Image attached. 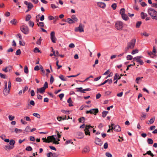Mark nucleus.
Instances as JSON below:
<instances>
[{"label": "nucleus", "mask_w": 157, "mask_h": 157, "mask_svg": "<svg viewBox=\"0 0 157 157\" xmlns=\"http://www.w3.org/2000/svg\"><path fill=\"white\" fill-rule=\"evenodd\" d=\"M98 113V109L97 108L96 109H92L90 110L86 111V113L88 114L90 113L91 114H94L95 115H96L97 113Z\"/></svg>", "instance_id": "obj_8"}, {"label": "nucleus", "mask_w": 157, "mask_h": 157, "mask_svg": "<svg viewBox=\"0 0 157 157\" xmlns=\"http://www.w3.org/2000/svg\"><path fill=\"white\" fill-rule=\"evenodd\" d=\"M71 18L73 21H77L78 20V18L75 15H72L71 17Z\"/></svg>", "instance_id": "obj_38"}, {"label": "nucleus", "mask_w": 157, "mask_h": 157, "mask_svg": "<svg viewBox=\"0 0 157 157\" xmlns=\"http://www.w3.org/2000/svg\"><path fill=\"white\" fill-rule=\"evenodd\" d=\"M12 70V67L11 66H9L8 67H6L5 68L2 69L3 71H5V72H10Z\"/></svg>", "instance_id": "obj_14"}, {"label": "nucleus", "mask_w": 157, "mask_h": 157, "mask_svg": "<svg viewBox=\"0 0 157 157\" xmlns=\"http://www.w3.org/2000/svg\"><path fill=\"white\" fill-rule=\"evenodd\" d=\"M50 38L53 43H56V39L55 36V33L54 31H52L51 33Z\"/></svg>", "instance_id": "obj_9"}, {"label": "nucleus", "mask_w": 157, "mask_h": 157, "mask_svg": "<svg viewBox=\"0 0 157 157\" xmlns=\"http://www.w3.org/2000/svg\"><path fill=\"white\" fill-rule=\"evenodd\" d=\"M5 88L3 90V94L5 96L7 95L10 91V88L11 87V83L10 81L8 82V89L7 87V82L6 81L5 82Z\"/></svg>", "instance_id": "obj_3"}, {"label": "nucleus", "mask_w": 157, "mask_h": 157, "mask_svg": "<svg viewBox=\"0 0 157 157\" xmlns=\"http://www.w3.org/2000/svg\"><path fill=\"white\" fill-rule=\"evenodd\" d=\"M59 62V61L57 60L56 62V65L58 67L57 69H59L62 67L61 65H59L58 64Z\"/></svg>", "instance_id": "obj_59"}, {"label": "nucleus", "mask_w": 157, "mask_h": 157, "mask_svg": "<svg viewBox=\"0 0 157 157\" xmlns=\"http://www.w3.org/2000/svg\"><path fill=\"white\" fill-rule=\"evenodd\" d=\"M147 142L149 144H152L153 141L152 140L151 138H148L147 140Z\"/></svg>", "instance_id": "obj_33"}, {"label": "nucleus", "mask_w": 157, "mask_h": 157, "mask_svg": "<svg viewBox=\"0 0 157 157\" xmlns=\"http://www.w3.org/2000/svg\"><path fill=\"white\" fill-rule=\"evenodd\" d=\"M132 56L131 55H128L127 56L126 58L127 60H131L132 59Z\"/></svg>", "instance_id": "obj_41"}, {"label": "nucleus", "mask_w": 157, "mask_h": 157, "mask_svg": "<svg viewBox=\"0 0 157 157\" xmlns=\"http://www.w3.org/2000/svg\"><path fill=\"white\" fill-rule=\"evenodd\" d=\"M115 27L118 30H122L123 27V23L121 21H117L115 24Z\"/></svg>", "instance_id": "obj_5"}, {"label": "nucleus", "mask_w": 157, "mask_h": 157, "mask_svg": "<svg viewBox=\"0 0 157 157\" xmlns=\"http://www.w3.org/2000/svg\"><path fill=\"white\" fill-rule=\"evenodd\" d=\"M136 42V40L133 39L128 43L126 47L124 49V51L125 53H126L129 49H132L134 48Z\"/></svg>", "instance_id": "obj_1"}, {"label": "nucleus", "mask_w": 157, "mask_h": 157, "mask_svg": "<svg viewBox=\"0 0 157 157\" xmlns=\"http://www.w3.org/2000/svg\"><path fill=\"white\" fill-rule=\"evenodd\" d=\"M64 94L63 93L61 94H59V97L61 100L64 97Z\"/></svg>", "instance_id": "obj_64"}, {"label": "nucleus", "mask_w": 157, "mask_h": 157, "mask_svg": "<svg viewBox=\"0 0 157 157\" xmlns=\"http://www.w3.org/2000/svg\"><path fill=\"white\" fill-rule=\"evenodd\" d=\"M36 51L37 52H41L39 50V48H37L36 47L34 48V52H36Z\"/></svg>", "instance_id": "obj_58"}, {"label": "nucleus", "mask_w": 157, "mask_h": 157, "mask_svg": "<svg viewBox=\"0 0 157 157\" xmlns=\"http://www.w3.org/2000/svg\"><path fill=\"white\" fill-rule=\"evenodd\" d=\"M142 23V22L141 21H138L136 24V27L137 28H139L140 27L141 24Z\"/></svg>", "instance_id": "obj_39"}, {"label": "nucleus", "mask_w": 157, "mask_h": 157, "mask_svg": "<svg viewBox=\"0 0 157 157\" xmlns=\"http://www.w3.org/2000/svg\"><path fill=\"white\" fill-rule=\"evenodd\" d=\"M121 15L122 16V19H123L125 21H127L128 20V16L125 14H123Z\"/></svg>", "instance_id": "obj_25"}, {"label": "nucleus", "mask_w": 157, "mask_h": 157, "mask_svg": "<svg viewBox=\"0 0 157 157\" xmlns=\"http://www.w3.org/2000/svg\"><path fill=\"white\" fill-rule=\"evenodd\" d=\"M25 149L26 150H27V151H30L32 150V147H31L29 146L27 147Z\"/></svg>", "instance_id": "obj_51"}, {"label": "nucleus", "mask_w": 157, "mask_h": 157, "mask_svg": "<svg viewBox=\"0 0 157 157\" xmlns=\"http://www.w3.org/2000/svg\"><path fill=\"white\" fill-rule=\"evenodd\" d=\"M138 50L137 49H136L135 50H133L132 53L131 54L132 55H134L136 53H138Z\"/></svg>", "instance_id": "obj_42"}, {"label": "nucleus", "mask_w": 157, "mask_h": 157, "mask_svg": "<svg viewBox=\"0 0 157 157\" xmlns=\"http://www.w3.org/2000/svg\"><path fill=\"white\" fill-rule=\"evenodd\" d=\"M69 47L71 48H73L75 47V45L74 44L72 43L69 45Z\"/></svg>", "instance_id": "obj_63"}, {"label": "nucleus", "mask_w": 157, "mask_h": 157, "mask_svg": "<svg viewBox=\"0 0 157 157\" xmlns=\"http://www.w3.org/2000/svg\"><path fill=\"white\" fill-rule=\"evenodd\" d=\"M14 147V146H11L10 145H6L4 148L6 150H10L12 149Z\"/></svg>", "instance_id": "obj_21"}, {"label": "nucleus", "mask_w": 157, "mask_h": 157, "mask_svg": "<svg viewBox=\"0 0 157 157\" xmlns=\"http://www.w3.org/2000/svg\"><path fill=\"white\" fill-rule=\"evenodd\" d=\"M54 81V78L53 76L51 75L50 78V83L51 84H52Z\"/></svg>", "instance_id": "obj_46"}, {"label": "nucleus", "mask_w": 157, "mask_h": 157, "mask_svg": "<svg viewBox=\"0 0 157 157\" xmlns=\"http://www.w3.org/2000/svg\"><path fill=\"white\" fill-rule=\"evenodd\" d=\"M105 155L106 156L108 157H112V155L109 152H106L105 153Z\"/></svg>", "instance_id": "obj_48"}, {"label": "nucleus", "mask_w": 157, "mask_h": 157, "mask_svg": "<svg viewBox=\"0 0 157 157\" xmlns=\"http://www.w3.org/2000/svg\"><path fill=\"white\" fill-rule=\"evenodd\" d=\"M121 78V76H119L117 73H116L114 77V80H115L116 79H117H117H120Z\"/></svg>", "instance_id": "obj_30"}, {"label": "nucleus", "mask_w": 157, "mask_h": 157, "mask_svg": "<svg viewBox=\"0 0 157 157\" xmlns=\"http://www.w3.org/2000/svg\"><path fill=\"white\" fill-rule=\"evenodd\" d=\"M90 90H91V89L90 88H87L85 89H83L82 90H77V92H81V93H85V91H90Z\"/></svg>", "instance_id": "obj_22"}, {"label": "nucleus", "mask_w": 157, "mask_h": 157, "mask_svg": "<svg viewBox=\"0 0 157 157\" xmlns=\"http://www.w3.org/2000/svg\"><path fill=\"white\" fill-rule=\"evenodd\" d=\"M112 7L113 10H115L117 7V4L116 3L113 4L111 6Z\"/></svg>", "instance_id": "obj_53"}, {"label": "nucleus", "mask_w": 157, "mask_h": 157, "mask_svg": "<svg viewBox=\"0 0 157 157\" xmlns=\"http://www.w3.org/2000/svg\"><path fill=\"white\" fill-rule=\"evenodd\" d=\"M147 14L146 13H144L143 12H142L141 13V17L143 19H145V18L146 17H147Z\"/></svg>", "instance_id": "obj_19"}, {"label": "nucleus", "mask_w": 157, "mask_h": 157, "mask_svg": "<svg viewBox=\"0 0 157 157\" xmlns=\"http://www.w3.org/2000/svg\"><path fill=\"white\" fill-rule=\"evenodd\" d=\"M114 124H111V127H112V130L114 129L115 131L120 132L121 131V128L119 125H116L114 127H113ZM113 131V130H112Z\"/></svg>", "instance_id": "obj_10"}, {"label": "nucleus", "mask_w": 157, "mask_h": 157, "mask_svg": "<svg viewBox=\"0 0 157 157\" xmlns=\"http://www.w3.org/2000/svg\"><path fill=\"white\" fill-rule=\"evenodd\" d=\"M59 155V154H57L56 153H52V157H58Z\"/></svg>", "instance_id": "obj_61"}, {"label": "nucleus", "mask_w": 157, "mask_h": 157, "mask_svg": "<svg viewBox=\"0 0 157 157\" xmlns=\"http://www.w3.org/2000/svg\"><path fill=\"white\" fill-rule=\"evenodd\" d=\"M134 60H136L137 62L139 63L140 65H142L144 64V62L143 60L141 59H135Z\"/></svg>", "instance_id": "obj_29"}, {"label": "nucleus", "mask_w": 157, "mask_h": 157, "mask_svg": "<svg viewBox=\"0 0 157 157\" xmlns=\"http://www.w3.org/2000/svg\"><path fill=\"white\" fill-rule=\"evenodd\" d=\"M14 116H13L12 115H9V119L10 121H12L14 119Z\"/></svg>", "instance_id": "obj_56"}, {"label": "nucleus", "mask_w": 157, "mask_h": 157, "mask_svg": "<svg viewBox=\"0 0 157 157\" xmlns=\"http://www.w3.org/2000/svg\"><path fill=\"white\" fill-rule=\"evenodd\" d=\"M21 52L20 49H18L17 51L16 54L17 55H19L21 54Z\"/></svg>", "instance_id": "obj_55"}, {"label": "nucleus", "mask_w": 157, "mask_h": 157, "mask_svg": "<svg viewBox=\"0 0 157 157\" xmlns=\"http://www.w3.org/2000/svg\"><path fill=\"white\" fill-rule=\"evenodd\" d=\"M37 25L39 26L43 27L44 26V23L43 22H40L37 23Z\"/></svg>", "instance_id": "obj_49"}, {"label": "nucleus", "mask_w": 157, "mask_h": 157, "mask_svg": "<svg viewBox=\"0 0 157 157\" xmlns=\"http://www.w3.org/2000/svg\"><path fill=\"white\" fill-rule=\"evenodd\" d=\"M85 120V118L84 117H82L78 119V121L80 123L82 122L84 123Z\"/></svg>", "instance_id": "obj_26"}, {"label": "nucleus", "mask_w": 157, "mask_h": 157, "mask_svg": "<svg viewBox=\"0 0 157 157\" xmlns=\"http://www.w3.org/2000/svg\"><path fill=\"white\" fill-rule=\"evenodd\" d=\"M147 12L152 19H157V12L154 9L151 8H149Z\"/></svg>", "instance_id": "obj_2"}, {"label": "nucleus", "mask_w": 157, "mask_h": 157, "mask_svg": "<svg viewBox=\"0 0 157 157\" xmlns=\"http://www.w3.org/2000/svg\"><path fill=\"white\" fill-rule=\"evenodd\" d=\"M31 18V16L29 14H27L25 17V21H28Z\"/></svg>", "instance_id": "obj_27"}, {"label": "nucleus", "mask_w": 157, "mask_h": 157, "mask_svg": "<svg viewBox=\"0 0 157 157\" xmlns=\"http://www.w3.org/2000/svg\"><path fill=\"white\" fill-rule=\"evenodd\" d=\"M85 127L84 129L85 133L86 135H90V132L89 131V129L90 128H93L94 126H92L90 125H86V126L85 124H83L80 127V128H82Z\"/></svg>", "instance_id": "obj_4"}, {"label": "nucleus", "mask_w": 157, "mask_h": 157, "mask_svg": "<svg viewBox=\"0 0 157 157\" xmlns=\"http://www.w3.org/2000/svg\"><path fill=\"white\" fill-rule=\"evenodd\" d=\"M141 35L146 37H148L149 36V34L147 33L146 32H144L143 33H141Z\"/></svg>", "instance_id": "obj_60"}, {"label": "nucleus", "mask_w": 157, "mask_h": 157, "mask_svg": "<svg viewBox=\"0 0 157 157\" xmlns=\"http://www.w3.org/2000/svg\"><path fill=\"white\" fill-rule=\"evenodd\" d=\"M20 29L21 31L25 34H27L29 33V28L27 26L22 25Z\"/></svg>", "instance_id": "obj_6"}, {"label": "nucleus", "mask_w": 157, "mask_h": 157, "mask_svg": "<svg viewBox=\"0 0 157 157\" xmlns=\"http://www.w3.org/2000/svg\"><path fill=\"white\" fill-rule=\"evenodd\" d=\"M10 23L12 25H16L17 22L15 19H13L10 21Z\"/></svg>", "instance_id": "obj_28"}, {"label": "nucleus", "mask_w": 157, "mask_h": 157, "mask_svg": "<svg viewBox=\"0 0 157 157\" xmlns=\"http://www.w3.org/2000/svg\"><path fill=\"white\" fill-rule=\"evenodd\" d=\"M35 103L34 101L33 100H31L29 102V104H28L29 105H32V106H34Z\"/></svg>", "instance_id": "obj_52"}, {"label": "nucleus", "mask_w": 157, "mask_h": 157, "mask_svg": "<svg viewBox=\"0 0 157 157\" xmlns=\"http://www.w3.org/2000/svg\"><path fill=\"white\" fill-rule=\"evenodd\" d=\"M42 40L41 37H40L39 39H38L36 41V44L39 45H40L41 43V41Z\"/></svg>", "instance_id": "obj_43"}, {"label": "nucleus", "mask_w": 157, "mask_h": 157, "mask_svg": "<svg viewBox=\"0 0 157 157\" xmlns=\"http://www.w3.org/2000/svg\"><path fill=\"white\" fill-rule=\"evenodd\" d=\"M30 128L29 126H27L25 129V131L26 132H29L30 130Z\"/></svg>", "instance_id": "obj_54"}, {"label": "nucleus", "mask_w": 157, "mask_h": 157, "mask_svg": "<svg viewBox=\"0 0 157 157\" xmlns=\"http://www.w3.org/2000/svg\"><path fill=\"white\" fill-rule=\"evenodd\" d=\"M143 77H137L136 80V83H139V81L142 78H143Z\"/></svg>", "instance_id": "obj_40"}, {"label": "nucleus", "mask_w": 157, "mask_h": 157, "mask_svg": "<svg viewBox=\"0 0 157 157\" xmlns=\"http://www.w3.org/2000/svg\"><path fill=\"white\" fill-rule=\"evenodd\" d=\"M77 137L78 139H82L83 138L84 135L82 132H77L75 134Z\"/></svg>", "instance_id": "obj_13"}, {"label": "nucleus", "mask_w": 157, "mask_h": 157, "mask_svg": "<svg viewBox=\"0 0 157 157\" xmlns=\"http://www.w3.org/2000/svg\"><path fill=\"white\" fill-rule=\"evenodd\" d=\"M90 151V147L88 146H86L83 150V152L85 153L88 152Z\"/></svg>", "instance_id": "obj_18"}, {"label": "nucleus", "mask_w": 157, "mask_h": 157, "mask_svg": "<svg viewBox=\"0 0 157 157\" xmlns=\"http://www.w3.org/2000/svg\"><path fill=\"white\" fill-rule=\"evenodd\" d=\"M155 120V117H154L151 118L149 121L150 123L151 124H153Z\"/></svg>", "instance_id": "obj_44"}, {"label": "nucleus", "mask_w": 157, "mask_h": 157, "mask_svg": "<svg viewBox=\"0 0 157 157\" xmlns=\"http://www.w3.org/2000/svg\"><path fill=\"white\" fill-rule=\"evenodd\" d=\"M95 140L94 142L97 145L101 146L102 144V142L100 139L96 137Z\"/></svg>", "instance_id": "obj_12"}, {"label": "nucleus", "mask_w": 157, "mask_h": 157, "mask_svg": "<svg viewBox=\"0 0 157 157\" xmlns=\"http://www.w3.org/2000/svg\"><path fill=\"white\" fill-rule=\"evenodd\" d=\"M9 144L11 146H14V145L15 144V141L14 140L12 139L10 140Z\"/></svg>", "instance_id": "obj_32"}, {"label": "nucleus", "mask_w": 157, "mask_h": 157, "mask_svg": "<svg viewBox=\"0 0 157 157\" xmlns=\"http://www.w3.org/2000/svg\"><path fill=\"white\" fill-rule=\"evenodd\" d=\"M14 131L16 132V133H17L18 132H22V130L20 129H18L17 128H15L14 130Z\"/></svg>", "instance_id": "obj_47"}, {"label": "nucleus", "mask_w": 157, "mask_h": 157, "mask_svg": "<svg viewBox=\"0 0 157 157\" xmlns=\"http://www.w3.org/2000/svg\"><path fill=\"white\" fill-rule=\"evenodd\" d=\"M84 26L81 23H80L79 26L75 28V31L76 32H79L80 33L83 32L84 31Z\"/></svg>", "instance_id": "obj_7"}, {"label": "nucleus", "mask_w": 157, "mask_h": 157, "mask_svg": "<svg viewBox=\"0 0 157 157\" xmlns=\"http://www.w3.org/2000/svg\"><path fill=\"white\" fill-rule=\"evenodd\" d=\"M29 26H31L32 27H33L34 25V22L33 21H30L29 22Z\"/></svg>", "instance_id": "obj_45"}, {"label": "nucleus", "mask_w": 157, "mask_h": 157, "mask_svg": "<svg viewBox=\"0 0 157 157\" xmlns=\"http://www.w3.org/2000/svg\"><path fill=\"white\" fill-rule=\"evenodd\" d=\"M108 112L107 111H103L102 113V116L103 117H105L106 116Z\"/></svg>", "instance_id": "obj_35"}, {"label": "nucleus", "mask_w": 157, "mask_h": 157, "mask_svg": "<svg viewBox=\"0 0 157 157\" xmlns=\"http://www.w3.org/2000/svg\"><path fill=\"white\" fill-rule=\"evenodd\" d=\"M33 115L38 118H40V115L37 113H34L33 114Z\"/></svg>", "instance_id": "obj_34"}, {"label": "nucleus", "mask_w": 157, "mask_h": 157, "mask_svg": "<svg viewBox=\"0 0 157 157\" xmlns=\"http://www.w3.org/2000/svg\"><path fill=\"white\" fill-rule=\"evenodd\" d=\"M45 90V89L43 87H41L39 89L37 88V93H40L41 94H43Z\"/></svg>", "instance_id": "obj_15"}, {"label": "nucleus", "mask_w": 157, "mask_h": 157, "mask_svg": "<svg viewBox=\"0 0 157 157\" xmlns=\"http://www.w3.org/2000/svg\"><path fill=\"white\" fill-rule=\"evenodd\" d=\"M67 102L69 104V106H72L73 105L72 104V102L71 98H69L67 100Z\"/></svg>", "instance_id": "obj_20"}, {"label": "nucleus", "mask_w": 157, "mask_h": 157, "mask_svg": "<svg viewBox=\"0 0 157 157\" xmlns=\"http://www.w3.org/2000/svg\"><path fill=\"white\" fill-rule=\"evenodd\" d=\"M52 140H56V139L54 137V136H49L48 137L47 140L44 141V142L46 143H49L50 142H52Z\"/></svg>", "instance_id": "obj_11"}, {"label": "nucleus", "mask_w": 157, "mask_h": 157, "mask_svg": "<svg viewBox=\"0 0 157 157\" xmlns=\"http://www.w3.org/2000/svg\"><path fill=\"white\" fill-rule=\"evenodd\" d=\"M40 68L41 70V71L44 74H45V71L43 68V67L41 66L40 65Z\"/></svg>", "instance_id": "obj_50"}, {"label": "nucleus", "mask_w": 157, "mask_h": 157, "mask_svg": "<svg viewBox=\"0 0 157 157\" xmlns=\"http://www.w3.org/2000/svg\"><path fill=\"white\" fill-rule=\"evenodd\" d=\"M24 71L25 73L27 74L29 72V70L28 67L27 66H25L24 67Z\"/></svg>", "instance_id": "obj_37"}, {"label": "nucleus", "mask_w": 157, "mask_h": 157, "mask_svg": "<svg viewBox=\"0 0 157 157\" xmlns=\"http://www.w3.org/2000/svg\"><path fill=\"white\" fill-rule=\"evenodd\" d=\"M22 79L19 77H17L16 79V81L17 82H21L22 81Z\"/></svg>", "instance_id": "obj_62"}, {"label": "nucleus", "mask_w": 157, "mask_h": 157, "mask_svg": "<svg viewBox=\"0 0 157 157\" xmlns=\"http://www.w3.org/2000/svg\"><path fill=\"white\" fill-rule=\"evenodd\" d=\"M48 87V83L47 82H45L44 84V86L43 87H44V89H46Z\"/></svg>", "instance_id": "obj_57"}, {"label": "nucleus", "mask_w": 157, "mask_h": 157, "mask_svg": "<svg viewBox=\"0 0 157 157\" xmlns=\"http://www.w3.org/2000/svg\"><path fill=\"white\" fill-rule=\"evenodd\" d=\"M113 81L112 79H107L106 80H105L104 82L101 83V84H99L98 85V86H101L103 85H104L106 83H107V82H108V83L109 84L111 83Z\"/></svg>", "instance_id": "obj_16"}, {"label": "nucleus", "mask_w": 157, "mask_h": 157, "mask_svg": "<svg viewBox=\"0 0 157 157\" xmlns=\"http://www.w3.org/2000/svg\"><path fill=\"white\" fill-rule=\"evenodd\" d=\"M67 21L70 24H72L75 23V21L72 19L70 18H67Z\"/></svg>", "instance_id": "obj_23"}, {"label": "nucleus", "mask_w": 157, "mask_h": 157, "mask_svg": "<svg viewBox=\"0 0 157 157\" xmlns=\"http://www.w3.org/2000/svg\"><path fill=\"white\" fill-rule=\"evenodd\" d=\"M59 77L63 81H66L67 80V78H66L63 75H60Z\"/></svg>", "instance_id": "obj_24"}, {"label": "nucleus", "mask_w": 157, "mask_h": 157, "mask_svg": "<svg viewBox=\"0 0 157 157\" xmlns=\"http://www.w3.org/2000/svg\"><path fill=\"white\" fill-rule=\"evenodd\" d=\"M97 5L98 6L103 8L106 6L105 3L102 2H98L97 3Z\"/></svg>", "instance_id": "obj_17"}, {"label": "nucleus", "mask_w": 157, "mask_h": 157, "mask_svg": "<svg viewBox=\"0 0 157 157\" xmlns=\"http://www.w3.org/2000/svg\"><path fill=\"white\" fill-rule=\"evenodd\" d=\"M125 9L124 8H122L120 10V13L121 15L125 14Z\"/></svg>", "instance_id": "obj_31"}, {"label": "nucleus", "mask_w": 157, "mask_h": 157, "mask_svg": "<svg viewBox=\"0 0 157 157\" xmlns=\"http://www.w3.org/2000/svg\"><path fill=\"white\" fill-rule=\"evenodd\" d=\"M33 7V4L30 2H29V4L28 5V8L31 10Z\"/></svg>", "instance_id": "obj_36"}]
</instances>
